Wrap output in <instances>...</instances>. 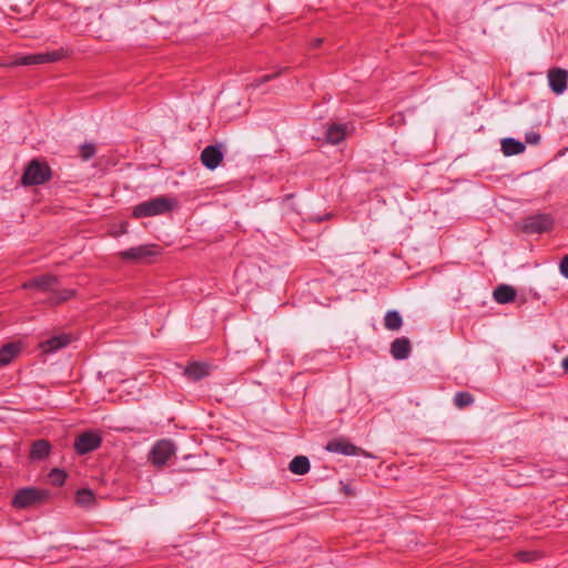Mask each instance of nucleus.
Returning a JSON list of instances; mask_svg holds the SVG:
<instances>
[{
	"mask_svg": "<svg viewBox=\"0 0 568 568\" xmlns=\"http://www.w3.org/2000/svg\"><path fill=\"white\" fill-rule=\"evenodd\" d=\"M561 367L566 373H568V356L562 359Z\"/></svg>",
	"mask_w": 568,
	"mask_h": 568,
	"instance_id": "30",
	"label": "nucleus"
},
{
	"mask_svg": "<svg viewBox=\"0 0 568 568\" xmlns=\"http://www.w3.org/2000/svg\"><path fill=\"white\" fill-rule=\"evenodd\" d=\"M97 148L93 143H84L80 148V156L82 160L88 161L94 156Z\"/></svg>",
	"mask_w": 568,
	"mask_h": 568,
	"instance_id": "26",
	"label": "nucleus"
},
{
	"mask_svg": "<svg viewBox=\"0 0 568 568\" xmlns=\"http://www.w3.org/2000/svg\"><path fill=\"white\" fill-rule=\"evenodd\" d=\"M325 448L329 453L345 456L366 455L362 448L355 446L344 437L332 439L327 443Z\"/></svg>",
	"mask_w": 568,
	"mask_h": 568,
	"instance_id": "9",
	"label": "nucleus"
},
{
	"mask_svg": "<svg viewBox=\"0 0 568 568\" xmlns=\"http://www.w3.org/2000/svg\"><path fill=\"white\" fill-rule=\"evenodd\" d=\"M288 469L295 475H305L310 471L311 464L306 456L301 455L290 462Z\"/></svg>",
	"mask_w": 568,
	"mask_h": 568,
	"instance_id": "20",
	"label": "nucleus"
},
{
	"mask_svg": "<svg viewBox=\"0 0 568 568\" xmlns=\"http://www.w3.org/2000/svg\"><path fill=\"white\" fill-rule=\"evenodd\" d=\"M48 497L49 493L45 490L37 489L33 487H27L20 489L16 494L12 500V505L18 509H23L40 504L48 499Z\"/></svg>",
	"mask_w": 568,
	"mask_h": 568,
	"instance_id": "5",
	"label": "nucleus"
},
{
	"mask_svg": "<svg viewBox=\"0 0 568 568\" xmlns=\"http://www.w3.org/2000/svg\"><path fill=\"white\" fill-rule=\"evenodd\" d=\"M20 347L18 344L9 343L0 349V366L8 365L14 356L19 353Z\"/></svg>",
	"mask_w": 568,
	"mask_h": 568,
	"instance_id": "22",
	"label": "nucleus"
},
{
	"mask_svg": "<svg viewBox=\"0 0 568 568\" xmlns=\"http://www.w3.org/2000/svg\"><path fill=\"white\" fill-rule=\"evenodd\" d=\"M280 74V72L277 73H272V74H266L264 77H262L258 82L256 83V85H260L262 83H265V82H268L271 81L272 79L276 78L277 75Z\"/></svg>",
	"mask_w": 568,
	"mask_h": 568,
	"instance_id": "29",
	"label": "nucleus"
},
{
	"mask_svg": "<svg viewBox=\"0 0 568 568\" xmlns=\"http://www.w3.org/2000/svg\"><path fill=\"white\" fill-rule=\"evenodd\" d=\"M403 325V318L397 311H388L384 316V326L388 331H398Z\"/></svg>",
	"mask_w": 568,
	"mask_h": 568,
	"instance_id": "23",
	"label": "nucleus"
},
{
	"mask_svg": "<svg viewBox=\"0 0 568 568\" xmlns=\"http://www.w3.org/2000/svg\"><path fill=\"white\" fill-rule=\"evenodd\" d=\"M102 437L99 433L89 430L80 434L74 442V449L79 455H85L101 446Z\"/></svg>",
	"mask_w": 568,
	"mask_h": 568,
	"instance_id": "7",
	"label": "nucleus"
},
{
	"mask_svg": "<svg viewBox=\"0 0 568 568\" xmlns=\"http://www.w3.org/2000/svg\"><path fill=\"white\" fill-rule=\"evenodd\" d=\"M49 479L53 486L60 487L64 484L67 474L62 469L54 468L50 471Z\"/></svg>",
	"mask_w": 568,
	"mask_h": 568,
	"instance_id": "25",
	"label": "nucleus"
},
{
	"mask_svg": "<svg viewBox=\"0 0 568 568\" xmlns=\"http://www.w3.org/2000/svg\"><path fill=\"white\" fill-rule=\"evenodd\" d=\"M75 503L78 506L91 509L95 506V495L91 489L81 488L75 494Z\"/></svg>",
	"mask_w": 568,
	"mask_h": 568,
	"instance_id": "18",
	"label": "nucleus"
},
{
	"mask_svg": "<svg viewBox=\"0 0 568 568\" xmlns=\"http://www.w3.org/2000/svg\"><path fill=\"white\" fill-rule=\"evenodd\" d=\"M547 78L549 88L555 94L559 95L566 91L568 85L567 70L561 68L549 69Z\"/></svg>",
	"mask_w": 568,
	"mask_h": 568,
	"instance_id": "10",
	"label": "nucleus"
},
{
	"mask_svg": "<svg viewBox=\"0 0 568 568\" xmlns=\"http://www.w3.org/2000/svg\"><path fill=\"white\" fill-rule=\"evenodd\" d=\"M175 205L176 202L173 199L160 195L134 206L133 216L141 219L162 215L172 211Z\"/></svg>",
	"mask_w": 568,
	"mask_h": 568,
	"instance_id": "2",
	"label": "nucleus"
},
{
	"mask_svg": "<svg viewBox=\"0 0 568 568\" xmlns=\"http://www.w3.org/2000/svg\"><path fill=\"white\" fill-rule=\"evenodd\" d=\"M57 284L58 278L55 276L51 274H43L24 282L22 284V288L51 293L49 303L52 305L65 302L74 295V291L72 290H57Z\"/></svg>",
	"mask_w": 568,
	"mask_h": 568,
	"instance_id": "1",
	"label": "nucleus"
},
{
	"mask_svg": "<svg viewBox=\"0 0 568 568\" xmlns=\"http://www.w3.org/2000/svg\"><path fill=\"white\" fill-rule=\"evenodd\" d=\"M70 342L71 338L69 335L61 334L42 342L40 346L44 353H53L68 346Z\"/></svg>",
	"mask_w": 568,
	"mask_h": 568,
	"instance_id": "13",
	"label": "nucleus"
},
{
	"mask_svg": "<svg viewBox=\"0 0 568 568\" xmlns=\"http://www.w3.org/2000/svg\"><path fill=\"white\" fill-rule=\"evenodd\" d=\"M516 558L521 562H529L532 560V554L530 551H519L516 554Z\"/></svg>",
	"mask_w": 568,
	"mask_h": 568,
	"instance_id": "27",
	"label": "nucleus"
},
{
	"mask_svg": "<svg viewBox=\"0 0 568 568\" xmlns=\"http://www.w3.org/2000/svg\"><path fill=\"white\" fill-rule=\"evenodd\" d=\"M223 158L224 154L220 145H207L201 152V162L209 170L216 169L223 161Z\"/></svg>",
	"mask_w": 568,
	"mask_h": 568,
	"instance_id": "11",
	"label": "nucleus"
},
{
	"mask_svg": "<svg viewBox=\"0 0 568 568\" xmlns=\"http://www.w3.org/2000/svg\"><path fill=\"white\" fill-rule=\"evenodd\" d=\"M517 295L516 290L507 284L498 285L494 292L493 297L498 304H507L515 301Z\"/></svg>",
	"mask_w": 568,
	"mask_h": 568,
	"instance_id": "14",
	"label": "nucleus"
},
{
	"mask_svg": "<svg viewBox=\"0 0 568 568\" xmlns=\"http://www.w3.org/2000/svg\"><path fill=\"white\" fill-rule=\"evenodd\" d=\"M560 273L564 277L568 278V254L562 257L559 264Z\"/></svg>",
	"mask_w": 568,
	"mask_h": 568,
	"instance_id": "28",
	"label": "nucleus"
},
{
	"mask_svg": "<svg viewBox=\"0 0 568 568\" xmlns=\"http://www.w3.org/2000/svg\"><path fill=\"white\" fill-rule=\"evenodd\" d=\"M155 244L140 245L121 251L119 256L124 261L141 262L158 254Z\"/></svg>",
	"mask_w": 568,
	"mask_h": 568,
	"instance_id": "8",
	"label": "nucleus"
},
{
	"mask_svg": "<svg viewBox=\"0 0 568 568\" xmlns=\"http://www.w3.org/2000/svg\"><path fill=\"white\" fill-rule=\"evenodd\" d=\"M539 140H540V135L535 133V138H534L535 145L539 142Z\"/></svg>",
	"mask_w": 568,
	"mask_h": 568,
	"instance_id": "33",
	"label": "nucleus"
},
{
	"mask_svg": "<svg viewBox=\"0 0 568 568\" xmlns=\"http://www.w3.org/2000/svg\"><path fill=\"white\" fill-rule=\"evenodd\" d=\"M184 374L192 381H200L209 375V365L204 363H191L185 369Z\"/></svg>",
	"mask_w": 568,
	"mask_h": 568,
	"instance_id": "17",
	"label": "nucleus"
},
{
	"mask_svg": "<svg viewBox=\"0 0 568 568\" xmlns=\"http://www.w3.org/2000/svg\"><path fill=\"white\" fill-rule=\"evenodd\" d=\"M525 149V144L514 138H505L501 140V151L506 156L520 154Z\"/></svg>",
	"mask_w": 568,
	"mask_h": 568,
	"instance_id": "16",
	"label": "nucleus"
},
{
	"mask_svg": "<svg viewBox=\"0 0 568 568\" xmlns=\"http://www.w3.org/2000/svg\"><path fill=\"white\" fill-rule=\"evenodd\" d=\"M526 142L527 143H532V134H530V133L526 134Z\"/></svg>",
	"mask_w": 568,
	"mask_h": 568,
	"instance_id": "32",
	"label": "nucleus"
},
{
	"mask_svg": "<svg viewBox=\"0 0 568 568\" xmlns=\"http://www.w3.org/2000/svg\"><path fill=\"white\" fill-rule=\"evenodd\" d=\"M347 126L345 124H331L325 132V141L329 144H338L346 136Z\"/></svg>",
	"mask_w": 568,
	"mask_h": 568,
	"instance_id": "15",
	"label": "nucleus"
},
{
	"mask_svg": "<svg viewBox=\"0 0 568 568\" xmlns=\"http://www.w3.org/2000/svg\"><path fill=\"white\" fill-rule=\"evenodd\" d=\"M474 400V396L468 392H458L454 397V404L459 409L470 406Z\"/></svg>",
	"mask_w": 568,
	"mask_h": 568,
	"instance_id": "24",
	"label": "nucleus"
},
{
	"mask_svg": "<svg viewBox=\"0 0 568 568\" xmlns=\"http://www.w3.org/2000/svg\"><path fill=\"white\" fill-rule=\"evenodd\" d=\"M51 176L50 166L45 162L34 159L27 165L21 178V184L24 186L40 185L49 181Z\"/></svg>",
	"mask_w": 568,
	"mask_h": 568,
	"instance_id": "4",
	"label": "nucleus"
},
{
	"mask_svg": "<svg viewBox=\"0 0 568 568\" xmlns=\"http://www.w3.org/2000/svg\"><path fill=\"white\" fill-rule=\"evenodd\" d=\"M51 445L48 440L38 439L32 444L30 458L33 460H40L47 457L50 453Z\"/></svg>",
	"mask_w": 568,
	"mask_h": 568,
	"instance_id": "19",
	"label": "nucleus"
},
{
	"mask_svg": "<svg viewBox=\"0 0 568 568\" xmlns=\"http://www.w3.org/2000/svg\"><path fill=\"white\" fill-rule=\"evenodd\" d=\"M554 226V220L549 214H535V233L550 232Z\"/></svg>",
	"mask_w": 568,
	"mask_h": 568,
	"instance_id": "21",
	"label": "nucleus"
},
{
	"mask_svg": "<svg viewBox=\"0 0 568 568\" xmlns=\"http://www.w3.org/2000/svg\"><path fill=\"white\" fill-rule=\"evenodd\" d=\"M175 452L176 448L171 440L161 439L153 445L149 454V459L154 466L162 467L175 454Z\"/></svg>",
	"mask_w": 568,
	"mask_h": 568,
	"instance_id": "6",
	"label": "nucleus"
},
{
	"mask_svg": "<svg viewBox=\"0 0 568 568\" xmlns=\"http://www.w3.org/2000/svg\"><path fill=\"white\" fill-rule=\"evenodd\" d=\"M412 345L407 337H398L390 344V354L395 359H406L410 355Z\"/></svg>",
	"mask_w": 568,
	"mask_h": 568,
	"instance_id": "12",
	"label": "nucleus"
},
{
	"mask_svg": "<svg viewBox=\"0 0 568 568\" xmlns=\"http://www.w3.org/2000/svg\"><path fill=\"white\" fill-rule=\"evenodd\" d=\"M67 55L64 49H59L50 52H41L33 54L17 55L13 60L6 63L7 67L18 65H36L58 62Z\"/></svg>",
	"mask_w": 568,
	"mask_h": 568,
	"instance_id": "3",
	"label": "nucleus"
},
{
	"mask_svg": "<svg viewBox=\"0 0 568 568\" xmlns=\"http://www.w3.org/2000/svg\"><path fill=\"white\" fill-rule=\"evenodd\" d=\"M323 40L321 38L314 39L312 42L313 48H318L322 44Z\"/></svg>",
	"mask_w": 568,
	"mask_h": 568,
	"instance_id": "31",
	"label": "nucleus"
}]
</instances>
